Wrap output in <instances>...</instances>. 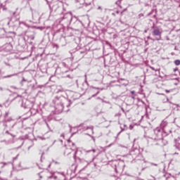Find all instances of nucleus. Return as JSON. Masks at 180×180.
<instances>
[{
    "mask_svg": "<svg viewBox=\"0 0 180 180\" xmlns=\"http://www.w3.org/2000/svg\"><path fill=\"white\" fill-rule=\"evenodd\" d=\"M60 136H61V137H64V134H61Z\"/></svg>",
    "mask_w": 180,
    "mask_h": 180,
    "instance_id": "0eeeda50",
    "label": "nucleus"
},
{
    "mask_svg": "<svg viewBox=\"0 0 180 180\" xmlns=\"http://www.w3.org/2000/svg\"><path fill=\"white\" fill-rule=\"evenodd\" d=\"M175 65H180V60H174Z\"/></svg>",
    "mask_w": 180,
    "mask_h": 180,
    "instance_id": "7ed1b4c3",
    "label": "nucleus"
},
{
    "mask_svg": "<svg viewBox=\"0 0 180 180\" xmlns=\"http://www.w3.org/2000/svg\"><path fill=\"white\" fill-rule=\"evenodd\" d=\"M131 94H134V91H131Z\"/></svg>",
    "mask_w": 180,
    "mask_h": 180,
    "instance_id": "6e6552de",
    "label": "nucleus"
},
{
    "mask_svg": "<svg viewBox=\"0 0 180 180\" xmlns=\"http://www.w3.org/2000/svg\"><path fill=\"white\" fill-rule=\"evenodd\" d=\"M174 72H176V71H178V69H174Z\"/></svg>",
    "mask_w": 180,
    "mask_h": 180,
    "instance_id": "39448f33",
    "label": "nucleus"
},
{
    "mask_svg": "<svg viewBox=\"0 0 180 180\" xmlns=\"http://www.w3.org/2000/svg\"><path fill=\"white\" fill-rule=\"evenodd\" d=\"M161 33H162V31L158 28H155L153 30V36H159L158 38H156V40H161Z\"/></svg>",
    "mask_w": 180,
    "mask_h": 180,
    "instance_id": "f257e3e1",
    "label": "nucleus"
},
{
    "mask_svg": "<svg viewBox=\"0 0 180 180\" xmlns=\"http://www.w3.org/2000/svg\"><path fill=\"white\" fill-rule=\"evenodd\" d=\"M72 151V149H68L67 148L65 150V155H68V154H71V152Z\"/></svg>",
    "mask_w": 180,
    "mask_h": 180,
    "instance_id": "f03ea898",
    "label": "nucleus"
},
{
    "mask_svg": "<svg viewBox=\"0 0 180 180\" xmlns=\"http://www.w3.org/2000/svg\"><path fill=\"white\" fill-rule=\"evenodd\" d=\"M165 91L167 92V94H169V91L165 90Z\"/></svg>",
    "mask_w": 180,
    "mask_h": 180,
    "instance_id": "423d86ee",
    "label": "nucleus"
},
{
    "mask_svg": "<svg viewBox=\"0 0 180 180\" xmlns=\"http://www.w3.org/2000/svg\"><path fill=\"white\" fill-rule=\"evenodd\" d=\"M13 75H8V76H6V77H4V78H11V77H13Z\"/></svg>",
    "mask_w": 180,
    "mask_h": 180,
    "instance_id": "20e7f679",
    "label": "nucleus"
}]
</instances>
